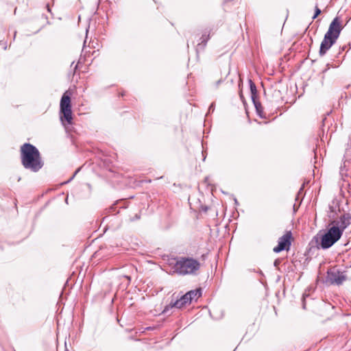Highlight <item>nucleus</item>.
Segmentation results:
<instances>
[{"mask_svg":"<svg viewBox=\"0 0 351 351\" xmlns=\"http://www.w3.org/2000/svg\"><path fill=\"white\" fill-rule=\"evenodd\" d=\"M211 109H213V104H212V105H210V108H209V111H210Z\"/></svg>","mask_w":351,"mask_h":351,"instance_id":"obj_17","label":"nucleus"},{"mask_svg":"<svg viewBox=\"0 0 351 351\" xmlns=\"http://www.w3.org/2000/svg\"><path fill=\"white\" fill-rule=\"evenodd\" d=\"M328 230L320 237V246L322 249H328L334 245L341 237V232L337 228L329 226Z\"/></svg>","mask_w":351,"mask_h":351,"instance_id":"obj_4","label":"nucleus"},{"mask_svg":"<svg viewBox=\"0 0 351 351\" xmlns=\"http://www.w3.org/2000/svg\"><path fill=\"white\" fill-rule=\"evenodd\" d=\"M191 302V300L189 298V296L186 293L183 296H182L179 300H177L175 302L171 303L169 306H166L164 313H166L169 307H176L177 308H181L184 307L186 304H190Z\"/></svg>","mask_w":351,"mask_h":351,"instance_id":"obj_9","label":"nucleus"},{"mask_svg":"<svg viewBox=\"0 0 351 351\" xmlns=\"http://www.w3.org/2000/svg\"><path fill=\"white\" fill-rule=\"evenodd\" d=\"M201 263L193 258L182 257L176 261L172 267L173 272L180 275H196Z\"/></svg>","mask_w":351,"mask_h":351,"instance_id":"obj_3","label":"nucleus"},{"mask_svg":"<svg viewBox=\"0 0 351 351\" xmlns=\"http://www.w3.org/2000/svg\"><path fill=\"white\" fill-rule=\"evenodd\" d=\"M255 106L256 108V109L258 110V105L255 103Z\"/></svg>","mask_w":351,"mask_h":351,"instance_id":"obj_18","label":"nucleus"},{"mask_svg":"<svg viewBox=\"0 0 351 351\" xmlns=\"http://www.w3.org/2000/svg\"><path fill=\"white\" fill-rule=\"evenodd\" d=\"M211 109H213V104H212V105H210V108H209V111H210Z\"/></svg>","mask_w":351,"mask_h":351,"instance_id":"obj_16","label":"nucleus"},{"mask_svg":"<svg viewBox=\"0 0 351 351\" xmlns=\"http://www.w3.org/2000/svg\"><path fill=\"white\" fill-rule=\"evenodd\" d=\"M343 27L339 17H335L329 25L327 32L321 43L319 53L324 56L330 48L336 43Z\"/></svg>","mask_w":351,"mask_h":351,"instance_id":"obj_2","label":"nucleus"},{"mask_svg":"<svg viewBox=\"0 0 351 351\" xmlns=\"http://www.w3.org/2000/svg\"><path fill=\"white\" fill-rule=\"evenodd\" d=\"M221 82V80H218L217 84H219Z\"/></svg>","mask_w":351,"mask_h":351,"instance_id":"obj_19","label":"nucleus"},{"mask_svg":"<svg viewBox=\"0 0 351 351\" xmlns=\"http://www.w3.org/2000/svg\"><path fill=\"white\" fill-rule=\"evenodd\" d=\"M208 39L209 35L206 36V34H203L202 36L201 37L202 42L201 43H199L198 45H201L202 44L204 46H205Z\"/></svg>","mask_w":351,"mask_h":351,"instance_id":"obj_11","label":"nucleus"},{"mask_svg":"<svg viewBox=\"0 0 351 351\" xmlns=\"http://www.w3.org/2000/svg\"><path fill=\"white\" fill-rule=\"evenodd\" d=\"M328 280L332 284L341 285L346 280V276L343 272L339 271L328 272Z\"/></svg>","mask_w":351,"mask_h":351,"instance_id":"obj_8","label":"nucleus"},{"mask_svg":"<svg viewBox=\"0 0 351 351\" xmlns=\"http://www.w3.org/2000/svg\"><path fill=\"white\" fill-rule=\"evenodd\" d=\"M250 89H251L252 94L254 95L256 92V86L252 82V80H250Z\"/></svg>","mask_w":351,"mask_h":351,"instance_id":"obj_12","label":"nucleus"},{"mask_svg":"<svg viewBox=\"0 0 351 351\" xmlns=\"http://www.w3.org/2000/svg\"><path fill=\"white\" fill-rule=\"evenodd\" d=\"M60 112L62 114L60 117L62 121L64 119L69 124H71L73 119L71 98L66 93H64L60 100Z\"/></svg>","mask_w":351,"mask_h":351,"instance_id":"obj_5","label":"nucleus"},{"mask_svg":"<svg viewBox=\"0 0 351 351\" xmlns=\"http://www.w3.org/2000/svg\"><path fill=\"white\" fill-rule=\"evenodd\" d=\"M125 278H127L128 280L130 279V277H128V276H125Z\"/></svg>","mask_w":351,"mask_h":351,"instance_id":"obj_21","label":"nucleus"},{"mask_svg":"<svg viewBox=\"0 0 351 351\" xmlns=\"http://www.w3.org/2000/svg\"><path fill=\"white\" fill-rule=\"evenodd\" d=\"M292 234L290 231L287 232L278 239V244L274 248V252L278 253L282 250H288L291 246V239Z\"/></svg>","mask_w":351,"mask_h":351,"instance_id":"obj_7","label":"nucleus"},{"mask_svg":"<svg viewBox=\"0 0 351 351\" xmlns=\"http://www.w3.org/2000/svg\"><path fill=\"white\" fill-rule=\"evenodd\" d=\"M65 351H69V350H68V349H66V350H65Z\"/></svg>","mask_w":351,"mask_h":351,"instance_id":"obj_22","label":"nucleus"},{"mask_svg":"<svg viewBox=\"0 0 351 351\" xmlns=\"http://www.w3.org/2000/svg\"><path fill=\"white\" fill-rule=\"evenodd\" d=\"M351 223V215L349 213H345L339 218V219L332 221L329 226H332V227L337 228L340 232H341V235L343 234L345 229Z\"/></svg>","mask_w":351,"mask_h":351,"instance_id":"obj_6","label":"nucleus"},{"mask_svg":"<svg viewBox=\"0 0 351 351\" xmlns=\"http://www.w3.org/2000/svg\"><path fill=\"white\" fill-rule=\"evenodd\" d=\"M189 298L192 302L193 300H197L202 295L201 289H195L193 291H190L186 293Z\"/></svg>","mask_w":351,"mask_h":351,"instance_id":"obj_10","label":"nucleus"},{"mask_svg":"<svg viewBox=\"0 0 351 351\" xmlns=\"http://www.w3.org/2000/svg\"><path fill=\"white\" fill-rule=\"evenodd\" d=\"M86 43V40H84V47L85 46Z\"/></svg>","mask_w":351,"mask_h":351,"instance_id":"obj_20","label":"nucleus"},{"mask_svg":"<svg viewBox=\"0 0 351 351\" xmlns=\"http://www.w3.org/2000/svg\"><path fill=\"white\" fill-rule=\"evenodd\" d=\"M320 13H321L320 9L318 8L317 6H316L315 7V14H314L313 19H315Z\"/></svg>","mask_w":351,"mask_h":351,"instance_id":"obj_13","label":"nucleus"},{"mask_svg":"<svg viewBox=\"0 0 351 351\" xmlns=\"http://www.w3.org/2000/svg\"><path fill=\"white\" fill-rule=\"evenodd\" d=\"M21 158L23 166L33 172L38 171L43 166L38 149L32 144L25 143L21 147Z\"/></svg>","mask_w":351,"mask_h":351,"instance_id":"obj_1","label":"nucleus"},{"mask_svg":"<svg viewBox=\"0 0 351 351\" xmlns=\"http://www.w3.org/2000/svg\"><path fill=\"white\" fill-rule=\"evenodd\" d=\"M16 35V32L15 31V32H14V38H15Z\"/></svg>","mask_w":351,"mask_h":351,"instance_id":"obj_15","label":"nucleus"},{"mask_svg":"<svg viewBox=\"0 0 351 351\" xmlns=\"http://www.w3.org/2000/svg\"><path fill=\"white\" fill-rule=\"evenodd\" d=\"M278 264V260H276L275 262H274V265L275 266H277Z\"/></svg>","mask_w":351,"mask_h":351,"instance_id":"obj_14","label":"nucleus"}]
</instances>
